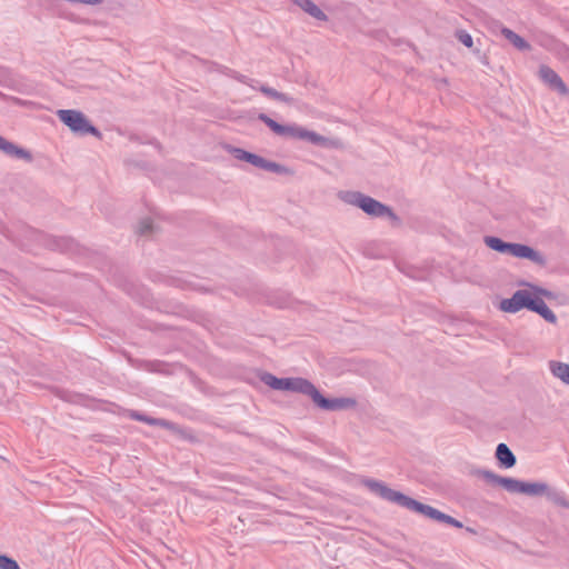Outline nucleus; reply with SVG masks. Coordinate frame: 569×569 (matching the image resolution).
<instances>
[{"label":"nucleus","mask_w":569,"mask_h":569,"mask_svg":"<svg viewBox=\"0 0 569 569\" xmlns=\"http://www.w3.org/2000/svg\"><path fill=\"white\" fill-rule=\"evenodd\" d=\"M501 33L518 50H520V51L531 50L530 43L528 41H526L522 37H520L518 33L512 31L511 29L502 28Z\"/></svg>","instance_id":"15"},{"label":"nucleus","mask_w":569,"mask_h":569,"mask_svg":"<svg viewBox=\"0 0 569 569\" xmlns=\"http://www.w3.org/2000/svg\"><path fill=\"white\" fill-rule=\"evenodd\" d=\"M456 38L468 48H471L473 44L471 34H469L466 30H457Z\"/></svg>","instance_id":"26"},{"label":"nucleus","mask_w":569,"mask_h":569,"mask_svg":"<svg viewBox=\"0 0 569 569\" xmlns=\"http://www.w3.org/2000/svg\"><path fill=\"white\" fill-rule=\"evenodd\" d=\"M538 77L549 89L557 91L559 94L566 96L569 93V89L563 80L549 66L541 64L538 70Z\"/></svg>","instance_id":"10"},{"label":"nucleus","mask_w":569,"mask_h":569,"mask_svg":"<svg viewBox=\"0 0 569 569\" xmlns=\"http://www.w3.org/2000/svg\"><path fill=\"white\" fill-rule=\"evenodd\" d=\"M551 373L569 386V363L550 361Z\"/></svg>","instance_id":"18"},{"label":"nucleus","mask_w":569,"mask_h":569,"mask_svg":"<svg viewBox=\"0 0 569 569\" xmlns=\"http://www.w3.org/2000/svg\"><path fill=\"white\" fill-rule=\"evenodd\" d=\"M362 485L366 488H368L372 493H375L376 496L386 501L398 505L405 509L419 513L433 521L441 522L459 529L463 528L462 522L459 521L458 519L433 508L432 506L422 503L400 491L393 490L382 481L366 478L362 480Z\"/></svg>","instance_id":"1"},{"label":"nucleus","mask_w":569,"mask_h":569,"mask_svg":"<svg viewBox=\"0 0 569 569\" xmlns=\"http://www.w3.org/2000/svg\"><path fill=\"white\" fill-rule=\"evenodd\" d=\"M153 231V223L152 220L149 218H146L141 220L138 224L137 232L141 236L150 234Z\"/></svg>","instance_id":"25"},{"label":"nucleus","mask_w":569,"mask_h":569,"mask_svg":"<svg viewBox=\"0 0 569 569\" xmlns=\"http://www.w3.org/2000/svg\"><path fill=\"white\" fill-rule=\"evenodd\" d=\"M257 89L270 99H273V100L287 103V104H292L295 102V99L292 97L283 93V92H279L276 89H273L267 84H261Z\"/></svg>","instance_id":"16"},{"label":"nucleus","mask_w":569,"mask_h":569,"mask_svg":"<svg viewBox=\"0 0 569 569\" xmlns=\"http://www.w3.org/2000/svg\"><path fill=\"white\" fill-rule=\"evenodd\" d=\"M505 253L520 259H528L539 267H545L547 264L546 257L538 250H535L527 244L508 242Z\"/></svg>","instance_id":"7"},{"label":"nucleus","mask_w":569,"mask_h":569,"mask_svg":"<svg viewBox=\"0 0 569 569\" xmlns=\"http://www.w3.org/2000/svg\"><path fill=\"white\" fill-rule=\"evenodd\" d=\"M0 150L10 158L22 159L27 162H31L33 157L31 152L18 144L4 139L0 136Z\"/></svg>","instance_id":"11"},{"label":"nucleus","mask_w":569,"mask_h":569,"mask_svg":"<svg viewBox=\"0 0 569 569\" xmlns=\"http://www.w3.org/2000/svg\"><path fill=\"white\" fill-rule=\"evenodd\" d=\"M296 6L310 14L312 18L327 21L328 16L311 0H291Z\"/></svg>","instance_id":"13"},{"label":"nucleus","mask_w":569,"mask_h":569,"mask_svg":"<svg viewBox=\"0 0 569 569\" xmlns=\"http://www.w3.org/2000/svg\"><path fill=\"white\" fill-rule=\"evenodd\" d=\"M466 530H467L468 532H470L471 535H477V530H476V529H473V528H471V527H467V528H466Z\"/></svg>","instance_id":"30"},{"label":"nucleus","mask_w":569,"mask_h":569,"mask_svg":"<svg viewBox=\"0 0 569 569\" xmlns=\"http://www.w3.org/2000/svg\"><path fill=\"white\" fill-rule=\"evenodd\" d=\"M129 417L137 421H143L150 426H167L168 425V422L166 420L151 418V417H148L138 411H131Z\"/></svg>","instance_id":"22"},{"label":"nucleus","mask_w":569,"mask_h":569,"mask_svg":"<svg viewBox=\"0 0 569 569\" xmlns=\"http://www.w3.org/2000/svg\"><path fill=\"white\" fill-rule=\"evenodd\" d=\"M258 119L262 121L272 132L281 137H291L299 140H307L317 146L323 144L326 141V138L323 136L315 131H310L306 128L296 124H281L276 120L271 119L266 113H260L258 116Z\"/></svg>","instance_id":"4"},{"label":"nucleus","mask_w":569,"mask_h":569,"mask_svg":"<svg viewBox=\"0 0 569 569\" xmlns=\"http://www.w3.org/2000/svg\"><path fill=\"white\" fill-rule=\"evenodd\" d=\"M226 70H227L226 71L227 76L231 77L232 79H234L243 84L251 87L252 89H256V83H258L257 80L250 79L247 76L241 74L238 71L229 69V68H226Z\"/></svg>","instance_id":"23"},{"label":"nucleus","mask_w":569,"mask_h":569,"mask_svg":"<svg viewBox=\"0 0 569 569\" xmlns=\"http://www.w3.org/2000/svg\"><path fill=\"white\" fill-rule=\"evenodd\" d=\"M230 153L237 160L248 162V163L252 164L253 167H257L259 169H262V170H266L269 172H273L277 174L292 173V171L288 167L280 164L278 162H274V161L267 160L256 153L249 152L241 148L233 147V148H231Z\"/></svg>","instance_id":"6"},{"label":"nucleus","mask_w":569,"mask_h":569,"mask_svg":"<svg viewBox=\"0 0 569 569\" xmlns=\"http://www.w3.org/2000/svg\"><path fill=\"white\" fill-rule=\"evenodd\" d=\"M57 116L59 120L74 133L81 136L91 134L97 138L101 137L99 129L91 124L81 111L74 109H61L57 111Z\"/></svg>","instance_id":"5"},{"label":"nucleus","mask_w":569,"mask_h":569,"mask_svg":"<svg viewBox=\"0 0 569 569\" xmlns=\"http://www.w3.org/2000/svg\"><path fill=\"white\" fill-rule=\"evenodd\" d=\"M545 495L555 505H557L559 507H563V508H569V501L567 500V498L565 497V495L562 492L557 491V490H551L548 488L547 491L545 492Z\"/></svg>","instance_id":"21"},{"label":"nucleus","mask_w":569,"mask_h":569,"mask_svg":"<svg viewBox=\"0 0 569 569\" xmlns=\"http://www.w3.org/2000/svg\"><path fill=\"white\" fill-rule=\"evenodd\" d=\"M496 458L505 468H511L517 462L516 456L506 443H499L497 446Z\"/></svg>","instance_id":"14"},{"label":"nucleus","mask_w":569,"mask_h":569,"mask_svg":"<svg viewBox=\"0 0 569 569\" xmlns=\"http://www.w3.org/2000/svg\"><path fill=\"white\" fill-rule=\"evenodd\" d=\"M529 310L538 313L550 323L557 322V316L555 315V312L547 306L543 299L538 296L532 297Z\"/></svg>","instance_id":"12"},{"label":"nucleus","mask_w":569,"mask_h":569,"mask_svg":"<svg viewBox=\"0 0 569 569\" xmlns=\"http://www.w3.org/2000/svg\"><path fill=\"white\" fill-rule=\"evenodd\" d=\"M339 198L345 203L361 209L366 214L372 218H388L393 227H400L402 223L400 217L391 207L360 191H341Z\"/></svg>","instance_id":"3"},{"label":"nucleus","mask_w":569,"mask_h":569,"mask_svg":"<svg viewBox=\"0 0 569 569\" xmlns=\"http://www.w3.org/2000/svg\"><path fill=\"white\" fill-rule=\"evenodd\" d=\"M548 489V485L545 482H526L522 481L521 493L528 496H541Z\"/></svg>","instance_id":"19"},{"label":"nucleus","mask_w":569,"mask_h":569,"mask_svg":"<svg viewBox=\"0 0 569 569\" xmlns=\"http://www.w3.org/2000/svg\"><path fill=\"white\" fill-rule=\"evenodd\" d=\"M287 390L309 396L312 401L321 409L327 411H338L349 409L356 406V400L352 398H326L320 391L305 378H288Z\"/></svg>","instance_id":"2"},{"label":"nucleus","mask_w":569,"mask_h":569,"mask_svg":"<svg viewBox=\"0 0 569 569\" xmlns=\"http://www.w3.org/2000/svg\"><path fill=\"white\" fill-rule=\"evenodd\" d=\"M70 247V240L69 239H60L57 243L58 249H68Z\"/></svg>","instance_id":"28"},{"label":"nucleus","mask_w":569,"mask_h":569,"mask_svg":"<svg viewBox=\"0 0 569 569\" xmlns=\"http://www.w3.org/2000/svg\"><path fill=\"white\" fill-rule=\"evenodd\" d=\"M532 288L535 289V291L543 297H551V292L547 289H543V288H539V287H536V286H532Z\"/></svg>","instance_id":"29"},{"label":"nucleus","mask_w":569,"mask_h":569,"mask_svg":"<svg viewBox=\"0 0 569 569\" xmlns=\"http://www.w3.org/2000/svg\"><path fill=\"white\" fill-rule=\"evenodd\" d=\"M532 297L528 290H517L510 298L500 301L499 309L508 313H516L523 308L529 310Z\"/></svg>","instance_id":"8"},{"label":"nucleus","mask_w":569,"mask_h":569,"mask_svg":"<svg viewBox=\"0 0 569 569\" xmlns=\"http://www.w3.org/2000/svg\"><path fill=\"white\" fill-rule=\"evenodd\" d=\"M478 475L492 486H500L511 493H521V480L509 477H502L490 470H479Z\"/></svg>","instance_id":"9"},{"label":"nucleus","mask_w":569,"mask_h":569,"mask_svg":"<svg viewBox=\"0 0 569 569\" xmlns=\"http://www.w3.org/2000/svg\"><path fill=\"white\" fill-rule=\"evenodd\" d=\"M483 242L488 248H490L493 251H497L499 253L506 252V246L507 241L502 240L501 238L493 237V236H486L483 238Z\"/></svg>","instance_id":"20"},{"label":"nucleus","mask_w":569,"mask_h":569,"mask_svg":"<svg viewBox=\"0 0 569 569\" xmlns=\"http://www.w3.org/2000/svg\"><path fill=\"white\" fill-rule=\"evenodd\" d=\"M538 42H539L540 46H542L545 48H551V46L555 42V39L551 36H549V34H542L538 39Z\"/></svg>","instance_id":"27"},{"label":"nucleus","mask_w":569,"mask_h":569,"mask_svg":"<svg viewBox=\"0 0 569 569\" xmlns=\"http://www.w3.org/2000/svg\"><path fill=\"white\" fill-rule=\"evenodd\" d=\"M565 59L569 62V49L565 51Z\"/></svg>","instance_id":"31"},{"label":"nucleus","mask_w":569,"mask_h":569,"mask_svg":"<svg viewBox=\"0 0 569 569\" xmlns=\"http://www.w3.org/2000/svg\"><path fill=\"white\" fill-rule=\"evenodd\" d=\"M260 380L266 386L272 388L273 390H281V391H286L287 390L288 378H278V377L273 376L270 372H263L260 376Z\"/></svg>","instance_id":"17"},{"label":"nucleus","mask_w":569,"mask_h":569,"mask_svg":"<svg viewBox=\"0 0 569 569\" xmlns=\"http://www.w3.org/2000/svg\"><path fill=\"white\" fill-rule=\"evenodd\" d=\"M0 569H21L18 561L7 555H0Z\"/></svg>","instance_id":"24"}]
</instances>
